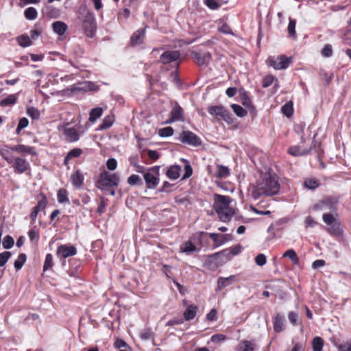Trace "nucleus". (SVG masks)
<instances>
[{"instance_id":"f257e3e1","label":"nucleus","mask_w":351,"mask_h":351,"mask_svg":"<svg viewBox=\"0 0 351 351\" xmlns=\"http://www.w3.org/2000/svg\"><path fill=\"white\" fill-rule=\"evenodd\" d=\"M280 189L278 181L274 176L265 175L261 178L251 191V197L254 200L261 196H272L277 194Z\"/></svg>"},{"instance_id":"f03ea898","label":"nucleus","mask_w":351,"mask_h":351,"mask_svg":"<svg viewBox=\"0 0 351 351\" xmlns=\"http://www.w3.org/2000/svg\"><path fill=\"white\" fill-rule=\"evenodd\" d=\"M231 198L228 196L215 195L213 208L219 219L223 222L229 221L234 215V210L230 207Z\"/></svg>"},{"instance_id":"7ed1b4c3","label":"nucleus","mask_w":351,"mask_h":351,"mask_svg":"<svg viewBox=\"0 0 351 351\" xmlns=\"http://www.w3.org/2000/svg\"><path fill=\"white\" fill-rule=\"evenodd\" d=\"M322 219L328 226L327 232L330 234L338 237L342 234L341 223L332 213H324Z\"/></svg>"},{"instance_id":"20e7f679","label":"nucleus","mask_w":351,"mask_h":351,"mask_svg":"<svg viewBox=\"0 0 351 351\" xmlns=\"http://www.w3.org/2000/svg\"><path fill=\"white\" fill-rule=\"evenodd\" d=\"M119 183V177L117 173H112L108 171L101 173L98 180L97 188L104 189L109 186H117Z\"/></svg>"},{"instance_id":"39448f33","label":"nucleus","mask_w":351,"mask_h":351,"mask_svg":"<svg viewBox=\"0 0 351 351\" xmlns=\"http://www.w3.org/2000/svg\"><path fill=\"white\" fill-rule=\"evenodd\" d=\"M338 199L335 197H326L316 203L313 206L314 210L330 211L331 213L337 210Z\"/></svg>"},{"instance_id":"423d86ee","label":"nucleus","mask_w":351,"mask_h":351,"mask_svg":"<svg viewBox=\"0 0 351 351\" xmlns=\"http://www.w3.org/2000/svg\"><path fill=\"white\" fill-rule=\"evenodd\" d=\"M159 167L149 168L144 173V180L147 187L150 189H155L159 183Z\"/></svg>"},{"instance_id":"0eeeda50","label":"nucleus","mask_w":351,"mask_h":351,"mask_svg":"<svg viewBox=\"0 0 351 351\" xmlns=\"http://www.w3.org/2000/svg\"><path fill=\"white\" fill-rule=\"evenodd\" d=\"M83 27L86 35L92 38L95 36L97 25L96 19L93 13L88 12L83 19Z\"/></svg>"},{"instance_id":"6e6552de","label":"nucleus","mask_w":351,"mask_h":351,"mask_svg":"<svg viewBox=\"0 0 351 351\" xmlns=\"http://www.w3.org/2000/svg\"><path fill=\"white\" fill-rule=\"evenodd\" d=\"M4 158L10 164H12V167L14 171L19 173H23L29 168V162L24 158L21 157H16L14 160H10L8 157L5 156Z\"/></svg>"},{"instance_id":"1a4fd4ad","label":"nucleus","mask_w":351,"mask_h":351,"mask_svg":"<svg viewBox=\"0 0 351 351\" xmlns=\"http://www.w3.org/2000/svg\"><path fill=\"white\" fill-rule=\"evenodd\" d=\"M291 62V58H287L284 55L278 56L276 59L269 58V64L276 70L287 69Z\"/></svg>"},{"instance_id":"9d476101","label":"nucleus","mask_w":351,"mask_h":351,"mask_svg":"<svg viewBox=\"0 0 351 351\" xmlns=\"http://www.w3.org/2000/svg\"><path fill=\"white\" fill-rule=\"evenodd\" d=\"M180 140L183 143L193 146H198L202 143L200 138L191 131H183L180 136Z\"/></svg>"},{"instance_id":"9b49d317","label":"nucleus","mask_w":351,"mask_h":351,"mask_svg":"<svg viewBox=\"0 0 351 351\" xmlns=\"http://www.w3.org/2000/svg\"><path fill=\"white\" fill-rule=\"evenodd\" d=\"M77 254V249L71 245L62 244L58 247L56 255L60 258H66L75 256Z\"/></svg>"},{"instance_id":"f8f14e48","label":"nucleus","mask_w":351,"mask_h":351,"mask_svg":"<svg viewBox=\"0 0 351 351\" xmlns=\"http://www.w3.org/2000/svg\"><path fill=\"white\" fill-rule=\"evenodd\" d=\"M311 149V146L304 147L302 145H298L290 147L288 149V153L293 156H300L309 154Z\"/></svg>"},{"instance_id":"ddd939ff","label":"nucleus","mask_w":351,"mask_h":351,"mask_svg":"<svg viewBox=\"0 0 351 351\" xmlns=\"http://www.w3.org/2000/svg\"><path fill=\"white\" fill-rule=\"evenodd\" d=\"M47 204V199L45 196H42V198L38 200L37 205L33 208L29 217L32 222H35L38 214L44 210Z\"/></svg>"},{"instance_id":"4468645a","label":"nucleus","mask_w":351,"mask_h":351,"mask_svg":"<svg viewBox=\"0 0 351 351\" xmlns=\"http://www.w3.org/2000/svg\"><path fill=\"white\" fill-rule=\"evenodd\" d=\"M238 276L239 275H231L228 277H219L217 280V291H221L232 285L234 282L238 281Z\"/></svg>"},{"instance_id":"2eb2a0df","label":"nucleus","mask_w":351,"mask_h":351,"mask_svg":"<svg viewBox=\"0 0 351 351\" xmlns=\"http://www.w3.org/2000/svg\"><path fill=\"white\" fill-rule=\"evenodd\" d=\"M10 150L16 152L22 155H36V151L34 147L22 144L14 145L10 147Z\"/></svg>"},{"instance_id":"dca6fc26","label":"nucleus","mask_w":351,"mask_h":351,"mask_svg":"<svg viewBox=\"0 0 351 351\" xmlns=\"http://www.w3.org/2000/svg\"><path fill=\"white\" fill-rule=\"evenodd\" d=\"M180 56V54L178 51H167L160 56V60L162 64H168L177 61Z\"/></svg>"},{"instance_id":"f3484780","label":"nucleus","mask_w":351,"mask_h":351,"mask_svg":"<svg viewBox=\"0 0 351 351\" xmlns=\"http://www.w3.org/2000/svg\"><path fill=\"white\" fill-rule=\"evenodd\" d=\"M208 111L211 115L221 117L225 120L229 117L228 110L221 106H211L208 108Z\"/></svg>"},{"instance_id":"a211bd4d","label":"nucleus","mask_w":351,"mask_h":351,"mask_svg":"<svg viewBox=\"0 0 351 351\" xmlns=\"http://www.w3.org/2000/svg\"><path fill=\"white\" fill-rule=\"evenodd\" d=\"M63 134L69 142H76L80 136V133L73 127L64 128Z\"/></svg>"},{"instance_id":"6ab92c4d","label":"nucleus","mask_w":351,"mask_h":351,"mask_svg":"<svg viewBox=\"0 0 351 351\" xmlns=\"http://www.w3.org/2000/svg\"><path fill=\"white\" fill-rule=\"evenodd\" d=\"M192 56L197 64L200 66L208 64L211 59V55L208 52L202 53L193 52Z\"/></svg>"},{"instance_id":"aec40b11","label":"nucleus","mask_w":351,"mask_h":351,"mask_svg":"<svg viewBox=\"0 0 351 351\" xmlns=\"http://www.w3.org/2000/svg\"><path fill=\"white\" fill-rule=\"evenodd\" d=\"M52 29L59 36V39L62 40L61 37L64 35L68 27L64 22L58 21L52 23Z\"/></svg>"},{"instance_id":"412c9836","label":"nucleus","mask_w":351,"mask_h":351,"mask_svg":"<svg viewBox=\"0 0 351 351\" xmlns=\"http://www.w3.org/2000/svg\"><path fill=\"white\" fill-rule=\"evenodd\" d=\"M256 343L253 341L243 340L236 348L237 351H254Z\"/></svg>"},{"instance_id":"4be33fe9","label":"nucleus","mask_w":351,"mask_h":351,"mask_svg":"<svg viewBox=\"0 0 351 351\" xmlns=\"http://www.w3.org/2000/svg\"><path fill=\"white\" fill-rule=\"evenodd\" d=\"M145 29H139L136 30L131 37V43L133 46L138 45L141 44L143 41V38L145 36Z\"/></svg>"},{"instance_id":"5701e85b","label":"nucleus","mask_w":351,"mask_h":351,"mask_svg":"<svg viewBox=\"0 0 351 351\" xmlns=\"http://www.w3.org/2000/svg\"><path fill=\"white\" fill-rule=\"evenodd\" d=\"M170 116L174 118L177 121H182L184 120V110L180 106L176 104L170 112Z\"/></svg>"},{"instance_id":"b1692460","label":"nucleus","mask_w":351,"mask_h":351,"mask_svg":"<svg viewBox=\"0 0 351 351\" xmlns=\"http://www.w3.org/2000/svg\"><path fill=\"white\" fill-rule=\"evenodd\" d=\"M241 248H242L241 246L238 245L234 246L230 249L223 250L219 253H217V254H215V255L221 254V255L227 257V258L230 259L231 256H235V255L239 254L241 252Z\"/></svg>"},{"instance_id":"393cba45","label":"nucleus","mask_w":351,"mask_h":351,"mask_svg":"<svg viewBox=\"0 0 351 351\" xmlns=\"http://www.w3.org/2000/svg\"><path fill=\"white\" fill-rule=\"evenodd\" d=\"M197 311V306H195L194 304L189 305V306H187V308H186V310L184 312L183 315H184V319L186 321H189V320L193 319L196 316Z\"/></svg>"},{"instance_id":"a878e982","label":"nucleus","mask_w":351,"mask_h":351,"mask_svg":"<svg viewBox=\"0 0 351 351\" xmlns=\"http://www.w3.org/2000/svg\"><path fill=\"white\" fill-rule=\"evenodd\" d=\"M181 167L179 165L171 166L167 171V176L171 180H176L180 176Z\"/></svg>"},{"instance_id":"bb28decb","label":"nucleus","mask_w":351,"mask_h":351,"mask_svg":"<svg viewBox=\"0 0 351 351\" xmlns=\"http://www.w3.org/2000/svg\"><path fill=\"white\" fill-rule=\"evenodd\" d=\"M71 179L73 185L76 188H80L83 184L84 176L78 170L75 173L71 175Z\"/></svg>"},{"instance_id":"cd10ccee","label":"nucleus","mask_w":351,"mask_h":351,"mask_svg":"<svg viewBox=\"0 0 351 351\" xmlns=\"http://www.w3.org/2000/svg\"><path fill=\"white\" fill-rule=\"evenodd\" d=\"M285 320L282 315H277L274 322V330L276 332H280L284 330Z\"/></svg>"},{"instance_id":"c85d7f7f","label":"nucleus","mask_w":351,"mask_h":351,"mask_svg":"<svg viewBox=\"0 0 351 351\" xmlns=\"http://www.w3.org/2000/svg\"><path fill=\"white\" fill-rule=\"evenodd\" d=\"M82 149L80 148H74L71 149L64 159V165H67L69 161L73 158L79 157L82 154Z\"/></svg>"},{"instance_id":"c756f323","label":"nucleus","mask_w":351,"mask_h":351,"mask_svg":"<svg viewBox=\"0 0 351 351\" xmlns=\"http://www.w3.org/2000/svg\"><path fill=\"white\" fill-rule=\"evenodd\" d=\"M180 250L181 252L189 254L196 250V246L192 242L186 241L180 245Z\"/></svg>"},{"instance_id":"7c9ffc66","label":"nucleus","mask_w":351,"mask_h":351,"mask_svg":"<svg viewBox=\"0 0 351 351\" xmlns=\"http://www.w3.org/2000/svg\"><path fill=\"white\" fill-rule=\"evenodd\" d=\"M16 40L18 44L22 47H27L32 44L30 37L25 34L18 36Z\"/></svg>"},{"instance_id":"2f4dec72","label":"nucleus","mask_w":351,"mask_h":351,"mask_svg":"<svg viewBox=\"0 0 351 351\" xmlns=\"http://www.w3.org/2000/svg\"><path fill=\"white\" fill-rule=\"evenodd\" d=\"M283 257L289 258L293 265L299 263V258L293 249H289L283 254Z\"/></svg>"},{"instance_id":"473e14b6","label":"nucleus","mask_w":351,"mask_h":351,"mask_svg":"<svg viewBox=\"0 0 351 351\" xmlns=\"http://www.w3.org/2000/svg\"><path fill=\"white\" fill-rule=\"evenodd\" d=\"M24 16L29 21L35 20L38 16V12L34 7H29L24 11Z\"/></svg>"},{"instance_id":"72a5a7b5","label":"nucleus","mask_w":351,"mask_h":351,"mask_svg":"<svg viewBox=\"0 0 351 351\" xmlns=\"http://www.w3.org/2000/svg\"><path fill=\"white\" fill-rule=\"evenodd\" d=\"M216 174L219 178H226L230 173L227 167L223 165H217Z\"/></svg>"},{"instance_id":"f704fd0d","label":"nucleus","mask_w":351,"mask_h":351,"mask_svg":"<svg viewBox=\"0 0 351 351\" xmlns=\"http://www.w3.org/2000/svg\"><path fill=\"white\" fill-rule=\"evenodd\" d=\"M103 114V109L100 107L95 108L91 110L89 116V121L90 122H95L99 119Z\"/></svg>"},{"instance_id":"c9c22d12","label":"nucleus","mask_w":351,"mask_h":351,"mask_svg":"<svg viewBox=\"0 0 351 351\" xmlns=\"http://www.w3.org/2000/svg\"><path fill=\"white\" fill-rule=\"evenodd\" d=\"M58 201L60 204L68 203L69 204V199L68 197V193L66 189H60L57 195Z\"/></svg>"},{"instance_id":"e433bc0d","label":"nucleus","mask_w":351,"mask_h":351,"mask_svg":"<svg viewBox=\"0 0 351 351\" xmlns=\"http://www.w3.org/2000/svg\"><path fill=\"white\" fill-rule=\"evenodd\" d=\"M17 101V95L12 94L1 99V106L14 105Z\"/></svg>"},{"instance_id":"4c0bfd02","label":"nucleus","mask_w":351,"mask_h":351,"mask_svg":"<svg viewBox=\"0 0 351 351\" xmlns=\"http://www.w3.org/2000/svg\"><path fill=\"white\" fill-rule=\"evenodd\" d=\"M324 346V341L319 337H316L313 339L312 347L313 351H322Z\"/></svg>"},{"instance_id":"58836bf2","label":"nucleus","mask_w":351,"mask_h":351,"mask_svg":"<svg viewBox=\"0 0 351 351\" xmlns=\"http://www.w3.org/2000/svg\"><path fill=\"white\" fill-rule=\"evenodd\" d=\"M295 25H296V21L293 19L289 18L287 30H288L289 36L293 38H295L296 37Z\"/></svg>"},{"instance_id":"ea45409f","label":"nucleus","mask_w":351,"mask_h":351,"mask_svg":"<svg viewBox=\"0 0 351 351\" xmlns=\"http://www.w3.org/2000/svg\"><path fill=\"white\" fill-rule=\"evenodd\" d=\"M231 108L234 113L239 117H243L247 114V110L238 104H232L231 105Z\"/></svg>"},{"instance_id":"a19ab883","label":"nucleus","mask_w":351,"mask_h":351,"mask_svg":"<svg viewBox=\"0 0 351 351\" xmlns=\"http://www.w3.org/2000/svg\"><path fill=\"white\" fill-rule=\"evenodd\" d=\"M173 132L172 127H165L158 130V135L161 137H169L173 134Z\"/></svg>"},{"instance_id":"79ce46f5","label":"nucleus","mask_w":351,"mask_h":351,"mask_svg":"<svg viewBox=\"0 0 351 351\" xmlns=\"http://www.w3.org/2000/svg\"><path fill=\"white\" fill-rule=\"evenodd\" d=\"M114 122V118L112 116H106L103 120L101 125H100V128L102 130H105L109 128L112 126Z\"/></svg>"},{"instance_id":"37998d69","label":"nucleus","mask_w":351,"mask_h":351,"mask_svg":"<svg viewBox=\"0 0 351 351\" xmlns=\"http://www.w3.org/2000/svg\"><path fill=\"white\" fill-rule=\"evenodd\" d=\"M53 265V256L51 254H47L45 256V260L44 262L43 269L44 271L48 270L52 268Z\"/></svg>"},{"instance_id":"c03bdc74","label":"nucleus","mask_w":351,"mask_h":351,"mask_svg":"<svg viewBox=\"0 0 351 351\" xmlns=\"http://www.w3.org/2000/svg\"><path fill=\"white\" fill-rule=\"evenodd\" d=\"M27 114L33 119H38L40 115L39 110L34 107L28 108Z\"/></svg>"},{"instance_id":"a18cd8bd","label":"nucleus","mask_w":351,"mask_h":351,"mask_svg":"<svg viewBox=\"0 0 351 351\" xmlns=\"http://www.w3.org/2000/svg\"><path fill=\"white\" fill-rule=\"evenodd\" d=\"M140 337L143 340H149L153 338V332L151 329H143L140 333Z\"/></svg>"},{"instance_id":"49530a36","label":"nucleus","mask_w":351,"mask_h":351,"mask_svg":"<svg viewBox=\"0 0 351 351\" xmlns=\"http://www.w3.org/2000/svg\"><path fill=\"white\" fill-rule=\"evenodd\" d=\"M184 162H185L184 167V174L182 176L183 180L189 178L190 176H191V175L193 173V169H192L191 166L190 165V164L189 163V162L185 160H184Z\"/></svg>"},{"instance_id":"de8ad7c7","label":"nucleus","mask_w":351,"mask_h":351,"mask_svg":"<svg viewBox=\"0 0 351 351\" xmlns=\"http://www.w3.org/2000/svg\"><path fill=\"white\" fill-rule=\"evenodd\" d=\"M29 124V121L27 118L23 117L19 120L17 128H16V133L19 134L21 130L23 129L27 128Z\"/></svg>"},{"instance_id":"09e8293b","label":"nucleus","mask_w":351,"mask_h":351,"mask_svg":"<svg viewBox=\"0 0 351 351\" xmlns=\"http://www.w3.org/2000/svg\"><path fill=\"white\" fill-rule=\"evenodd\" d=\"M128 183L130 185H136L141 183V179L139 176L133 174L128 178Z\"/></svg>"},{"instance_id":"8fccbe9b","label":"nucleus","mask_w":351,"mask_h":351,"mask_svg":"<svg viewBox=\"0 0 351 351\" xmlns=\"http://www.w3.org/2000/svg\"><path fill=\"white\" fill-rule=\"evenodd\" d=\"M304 186L308 189H315L319 186L317 180L313 179H308L304 182Z\"/></svg>"},{"instance_id":"3c124183","label":"nucleus","mask_w":351,"mask_h":351,"mask_svg":"<svg viewBox=\"0 0 351 351\" xmlns=\"http://www.w3.org/2000/svg\"><path fill=\"white\" fill-rule=\"evenodd\" d=\"M267 262V258L266 256L263 254H258L255 257V263L258 266H263L265 265Z\"/></svg>"},{"instance_id":"603ef678","label":"nucleus","mask_w":351,"mask_h":351,"mask_svg":"<svg viewBox=\"0 0 351 351\" xmlns=\"http://www.w3.org/2000/svg\"><path fill=\"white\" fill-rule=\"evenodd\" d=\"M59 11L58 10L53 8L52 6H47L46 8V14L51 17V18H55L58 16Z\"/></svg>"},{"instance_id":"864d4df0","label":"nucleus","mask_w":351,"mask_h":351,"mask_svg":"<svg viewBox=\"0 0 351 351\" xmlns=\"http://www.w3.org/2000/svg\"><path fill=\"white\" fill-rule=\"evenodd\" d=\"M332 55V46L329 44L326 45L322 50V56L329 58Z\"/></svg>"},{"instance_id":"5fc2aeb1","label":"nucleus","mask_w":351,"mask_h":351,"mask_svg":"<svg viewBox=\"0 0 351 351\" xmlns=\"http://www.w3.org/2000/svg\"><path fill=\"white\" fill-rule=\"evenodd\" d=\"M288 319L290 322L293 325L296 326L298 323V314L295 312L291 311L288 314Z\"/></svg>"},{"instance_id":"6e6d98bb","label":"nucleus","mask_w":351,"mask_h":351,"mask_svg":"<svg viewBox=\"0 0 351 351\" xmlns=\"http://www.w3.org/2000/svg\"><path fill=\"white\" fill-rule=\"evenodd\" d=\"M14 243V241L12 237L6 236L3 241V247L5 249H10L13 246Z\"/></svg>"},{"instance_id":"4d7b16f0","label":"nucleus","mask_w":351,"mask_h":351,"mask_svg":"<svg viewBox=\"0 0 351 351\" xmlns=\"http://www.w3.org/2000/svg\"><path fill=\"white\" fill-rule=\"evenodd\" d=\"M204 4L211 10H216L219 7L217 0H204Z\"/></svg>"},{"instance_id":"13d9d810","label":"nucleus","mask_w":351,"mask_h":351,"mask_svg":"<svg viewBox=\"0 0 351 351\" xmlns=\"http://www.w3.org/2000/svg\"><path fill=\"white\" fill-rule=\"evenodd\" d=\"M275 77L273 75H269L264 77L263 81V86L264 88L269 87L274 82Z\"/></svg>"},{"instance_id":"bf43d9fd","label":"nucleus","mask_w":351,"mask_h":351,"mask_svg":"<svg viewBox=\"0 0 351 351\" xmlns=\"http://www.w3.org/2000/svg\"><path fill=\"white\" fill-rule=\"evenodd\" d=\"M282 111L287 117H290L293 114L292 105L286 104L282 107Z\"/></svg>"},{"instance_id":"052dcab7","label":"nucleus","mask_w":351,"mask_h":351,"mask_svg":"<svg viewBox=\"0 0 351 351\" xmlns=\"http://www.w3.org/2000/svg\"><path fill=\"white\" fill-rule=\"evenodd\" d=\"M226 339V336L222 334H215L211 337V341L214 343H220Z\"/></svg>"},{"instance_id":"680f3d73","label":"nucleus","mask_w":351,"mask_h":351,"mask_svg":"<svg viewBox=\"0 0 351 351\" xmlns=\"http://www.w3.org/2000/svg\"><path fill=\"white\" fill-rule=\"evenodd\" d=\"M106 166L109 170H110V171L114 170L117 166V160L114 158L108 159L106 162Z\"/></svg>"},{"instance_id":"e2e57ef3","label":"nucleus","mask_w":351,"mask_h":351,"mask_svg":"<svg viewBox=\"0 0 351 351\" xmlns=\"http://www.w3.org/2000/svg\"><path fill=\"white\" fill-rule=\"evenodd\" d=\"M232 240V236L230 234H226L224 235L221 234V239L219 241L217 246L222 245L223 244L226 243L228 241Z\"/></svg>"},{"instance_id":"0e129e2a","label":"nucleus","mask_w":351,"mask_h":351,"mask_svg":"<svg viewBox=\"0 0 351 351\" xmlns=\"http://www.w3.org/2000/svg\"><path fill=\"white\" fill-rule=\"evenodd\" d=\"M339 351H351V340L338 346Z\"/></svg>"},{"instance_id":"69168bd1","label":"nucleus","mask_w":351,"mask_h":351,"mask_svg":"<svg viewBox=\"0 0 351 351\" xmlns=\"http://www.w3.org/2000/svg\"><path fill=\"white\" fill-rule=\"evenodd\" d=\"M206 317L209 321H215L217 318V310L213 308L207 315Z\"/></svg>"},{"instance_id":"338daca9","label":"nucleus","mask_w":351,"mask_h":351,"mask_svg":"<svg viewBox=\"0 0 351 351\" xmlns=\"http://www.w3.org/2000/svg\"><path fill=\"white\" fill-rule=\"evenodd\" d=\"M114 346L117 348H119L120 350H121V348H123V349L129 348V346H128V344L124 341H123L121 339H117L114 343Z\"/></svg>"},{"instance_id":"774afa93","label":"nucleus","mask_w":351,"mask_h":351,"mask_svg":"<svg viewBox=\"0 0 351 351\" xmlns=\"http://www.w3.org/2000/svg\"><path fill=\"white\" fill-rule=\"evenodd\" d=\"M304 223L306 227H314L317 225V222L311 216L306 218Z\"/></svg>"}]
</instances>
